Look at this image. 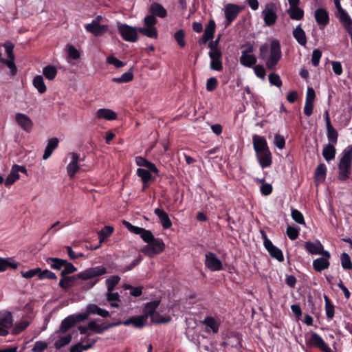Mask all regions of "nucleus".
Here are the masks:
<instances>
[{
	"instance_id": "1",
	"label": "nucleus",
	"mask_w": 352,
	"mask_h": 352,
	"mask_svg": "<svg viewBox=\"0 0 352 352\" xmlns=\"http://www.w3.org/2000/svg\"><path fill=\"white\" fill-rule=\"evenodd\" d=\"M282 56L280 41L277 39H272L270 45L265 43L259 47V58L266 60V67L268 69L272 70L278 63Z\"/></svg>"
},
{
	"instance_id": "2",
	"label": "nucleus",
	"mask_w": 352,
	"mask_h": 352,
	"mask_svg": "<svg viewBox=\"0 0 352 352\" xmlns=\"http://www.w3.org/2000/svg\"><path fill=\"white\" fill-rule=\"evenodd\" d=\"M107 273V270L105 267L103 265H98L87 268L78 274L68 276L67 278H61L58 285L62 289L67 290L74 285L76 279L87 280L101 276Z\"/></svg>"
},
{
	"instance_id": "3",
	"label": "nucleus",
	"mask_w": 352,
	"mask_h": 352,
	"mask_svg": "<svg viewBox=\"0 0 352 352\" xmlns=\"http://www.w3.org/2000/svg\"><path fill=\"white\" fill-rule=\"evenodd\" d=\"M252 144L261 167L262 168L270 167L272 164V154L265 138L254 134L252 136Z\"/></svg>"
},
{
	"instance_id": "4",
	"label": "nucleus",
	"mask_w": 352,
	"mask_h": 352,
	"mask_svg": "<svg viewBox=\"0 0 352 352\" xmlns=\"http://www.w3.org/2000/svg\"><path fill=\"white\" fill-rule=\"evenodd\" d=\"M352 166V146L346 147L342 152V156L338 164V179L346 181L351 173Z\"/></svg>"
},
{
	"instance_id": "5",
	"label": "nucleus",
	"mask_w": 352,
	"mask_h": 352,
	"mask_svg": "<svg viewBox=\"0 0 352 352\" xmlns=\"http://www.w3.org/2000/svg\"><path fill=\"white\" fill-rule=\"evenodd\" d=\"M87 319V314H72L66 317L62 320L57 333H65L69 329H72L76 324L83 322Z\"/></svg>"
},
{
	"instance_id": "6",
	"label": "nucleus",
	"mask_w": 352,
	"mask_h": 352,
	"mask_svg": "<svg viewBox=\"0 0 352 352\" xmlns=\"http://www.w3.org/2000/svg\"><path fill=\"white\" fill-rule=\"evenodd\" d=\"M165 244L160 238H155L149 244L144 245L141 251L149 258H153L157 254H160L164 252Z\"/></svg>"
},
{
	"instance_id": "7",
	"label": "nucleus",
	"mask_w": 352,
	"mask_h": 352,
	"mask_svg": "<svg viewBox=\"0 0 352 352\" xmlns=\"http://www.w3.org/2000/svg\"><path fill=\"white\" fill-rule=\"evenodd\" d=\"M118 30L122 38L126 41L134 43L138 40V30L135 27L118 23Z\"/></svg>"
},
{
	"instance_id": "8",
	"label": "nucleus",
	"mask_w": 352,
	"mask_h": 352,
	"mask_svg": "<svg viewBox=\"0 0 352 352\" xmlns=\"http://www.w3.org/2000/svg\"><path fill=\"white\" fill-rule=\"evenodd\" d=\"M307 345L310 347H315L322 352H330V347L326 344L323 338L317 333L312 332L308 340Z\"/></svg>"
},
{
	"instance_id": "9",
	"label": "nucleus",
	"mask_w": 352,
	"mask_h": 352,
	"mask_svg": "<svg viewBox=\"0 0 352 352\" xmlns=\"http://www.w3.org/2000/svg\"><path fill=\"white\" fill-rule=\"evenodd\" d=\"M276 10V5L273 3H269L265 6V8L262 12L265 25L271 27L275 24L277 20Z\"/></svg>"
},
{
	"instance_id": "10",
	"label": "nucleus",
	"mask_w": 352,
	"mask_h": 352,
	"mask_svg": "<svg viewBox=\"0 0 352 352\" xmlns=\"http://www.w3.org/2000/svg\"><path fill=\"white\" fill-rule=\"evenodd\" d=\"M305 250L311 254H320L322 256H329V252L324 250V247L320 241L316 242L306 241L304 244Z\"/></svg>"
},
{
	"instance_id": "11",
	"label": "nucleus",
	"mask_w": 352,
	"mask_h": 352,
	"mask_svg": "<svg viewBox=\"0 0 352 352\" xmlns=\"http://www.w3.org/2000/svg\"><path fill=\"white\" fill-rule=\"evenodd\" d=\"M205 266L211 271H220L223 269V263L216 254L211 252H208L205 255Z\"/></svg>"
},
{
	"instance_id": "12",
	"label": "nucleus",
	"mask_w": 352,
	"mask_h": 352,
	"mask_svg": "<svg viewBox=\"0 0 352 352\" xmlns=\"http://www.w3.org/2000/svg\"><path fill=\"white\" fill-rule=\"evenodd\" d=\"M13 324V318L11 312L0 313V333L1 336H6L9 333L8 329Z\"/></svg>"
},
{
	"instance_id": "13",
	"label": "nucleus",
	"mask_w": 352,
	"mask_h": 352,
	"mask_svg": "<svg viewBox=\"0 0 352 352\" xmlns=\"http://www.w3.org/2000/svg\"><path fill=\"white\" fill-rule=\"evenodd\" d=\"M216 30V23L213 19L209 20L206 27L204 30V33L199 39L198 43L199 45H205L208 41L212 40L214 36Z\"/></svg>"
},
{
	"instance_id": "14",
	"label": "nucleus",
	"mask_w": 352,
	"mask_h": 352,
	"mask_svg": "<svg viewBox=\"0 0 352 352\" xmlns=\"http://www.w3.org/2000/svg\"><path fill=\"white\" fill-rule=\"evenodd\" d=\"M241 8L235 4H228L225 8L226 27H228L232 21L236 18Z\"/></svg>"
},
{
	"instance_id": "15",
	"label": "nucleus",
	"mask_w": 352,
	"mask_h": 352,
	"mask_svg": "<svg viewBox=\"0 0 352 352\" xmlns=\"http://www.w3.org/2000/svg\"><path fill=\"white\" fill-rule=\"evenodd\" d=\"M85 28L87 32L91 33L95 36H101L109 31V27L107 24L87 23L85 25Z\"/></svg>"
},
{
	"instance_id": "16",
	"label": "nucleus",
	"mask_w": 352,
	"mask_h": 352,
	"mask_svg": "<svg viewBox=\"0 0 352 352\" xmlns=\"http://www.w3.org/2000/svg\"><path fill=\"white\" fill-rule=\"evenodd\" d=\"M16 122L27 133H30L33 127V122L29 116L22 113L15 115Z\"/></svg>"
},
{
	"instance_id": "17",
	"label": "nucleus",
	"mask_w": 352,
	"mask_h": 352,
	"mask_svg": "<svg viewBox=\"0 0 352 352\" xmlns=\"http://www.w3.org/2000/svg\"><path fill=\"white\" fill-rule=\"evenodd\" d=\"M314 18L320 29L327 26L329 23V15L324 8L316 9L314 12Z\"/></svg>"
},
{
	"instance_id": "18",
	"label": "nucleus",
	"mask_w": 352,
	"mask_h": 352,
	"mask_svg": "<svg viewBox=\"0 0 352 352\" xmlns=\"http://www.w3.org/2000/svg\"><path fill=\"white\" fill-rule=\"evenodd\" d=\"M69 155L72 156V160L67 166V172L69 178H73L80 169L78 164L80 155L74 152L70 153Z\"/></svg>"
},
{
	"instance_id": "19",
	"label": "nucleus",
	"mask_w": 352,
	"mask_h": 352,
	"mask_svg": "<svg viewBox=\"0 0 352 352\" xmlns=\"http://www.w3.org/2000/svg\"><path fill=\"white\" fill-rule=\"evenodd\" d=\"M209 57L210 58V67L212 70L214 71H221L223 69V53L221 52H215V53H208Z\"/></svg>"
},
{
	"instance_id": "20",
	"label": "nucleus",
	"mask_w": 352,
	"mask_h": 352,
	"mask_svg": "<svg viewBox=\"0 0 352 352\" xmlns=\"http://www.w3.org/2000/svg\"><path fill=\"white\" fill-rule=\"evenodd\" d=\"M121 324V321L108 323L105 325L98 324L95 321H91L88 323V328L96 333L101 334L104 331Z\"/></svg>"
},
{
	"instance_id": "21",
	"label": "nucleus",
	"mask_w": 352,
	"mask_h": 352,
	"mask_svg": "<svg viewBox=\"0 0 352 352\" xmlns=\"http://www.w3.org/2000/svg\"><path fill=\"white\" fill-rule=\"evenodd\" d=\"M265 243V248L267 250L271 257L276 258L279 262H283L284 261V256L282 250L275 246L271 241H267Z\"/></svg>"
},
{
	"instance_id": "22",
	"label": "nucleus",
	"mask_w": 352,
	"mask_h": 352,
	"mask_svg": "<svg viewBox=\"0 0 352 352\" xmlns=\"http://www.w3.org/2000/svg\"><path fill=\"white\" fill-rule=\"evenodd\" d=\"M331 258V254L329 253V256H322L318 258L313 261V268L317 272H321L322 270L329 268L330 265V263L329 260Z\"/></svg>"
},
{
	"instance_id": "23",
	"label": "nucleus",
	"mask_w": 352,
	"mask_h": 352,
	"mask_svg": "<svg viewBox=\"0 0 352 352\" xmlns=\"http://www.w3.org/2000/svg\"><path fill=\"white\" fill-rule=\"evenodd\" d=\"M151 171L139 168L137 169V175L140 177L143 182V190L148 186V183L150 182H153L155 180V177H153L151 175Z\"/></svg>"
},
{
	"instance_id": "24",
	"label": "nucleus",
	"mask_w": 352,
	"mask_h": 352,
	"mask_svg": "<svg viewBox=\"0 0 352 352\" xmlns=\"http://www.w3.org/2000/svg\"><path fill=\"white\" fill-rule=\"evenodd\" d=\"M86 311V313H81V314H87V317L90 314H97L102 318H107L110 316L108 311L101 309L96 304L88 305Z\"/></svg>"
},
{
	"instance_id": "25",
	"label": "nucleus",
	"mask_w": 352,
	"mask_h": 352,
	"mask_svg": "<svg viewBox=\"0 0 352 352\" xmlns=\"http://www.w3.org/2000/svg\"><path fill=\"white\" fill-rule=\"evenodd\" d=\"M154 213L160 220L162 226L164 230L169 229L172 226V222L168 214L162 209L156 208L155 209Z\"/></svg>"
},
{
	"instance_id": "26",
	"label": "nucleus",
	"mask_w": 352,
	"mask_h": 352,
	"mask_svg": "<svg viewBox=\"0 0 352 352\" xmlns=\"http://www.w3.org/2000/svg\"><path fill=\"white\" fill-rule=\"evenodd\" d=\"M146 320L142 315L139 316L130 317L127 320L121 322V324H124V326H129L132 324L135 327L140 329L146 324Z\"/></svg>"
},
{
	"instance_id": "27",
	"label": "nucleus",
	"mask_w": 352,
	"mask_h": 352,
	"mask_svg": "<svg viewBox=\"0 0 352 352\" xmlns=\"http://www.w3.org/2000/svg\"><path fill=\"white\" fill-rule=\"evenodd\" d=\"M160 300H153L147 302L143 309V317L147 320L149 316L152 317L156 312L155 310L160 305Z\"/></svg>"
},
{
	"instance_id": "28",
	"label": "nucleus",
	"mask_w": 352,
	"mask_h": 352,
	"mask_svg": "<svg viewBox=\"0 0 352 352\" xmlns=\"http://www.w3.org/2000/svg\"><path fill=\"white\" fill-rule=\"evenodd\" d=\"M202 322L206 326V332H210V331L214 333H217L218 332L220 323L218 322L214 318L211 316H206Z\"/></svg>"
},
{
	"instance_id": "29",
	"label": "nucleus",
	"mask_w": 352,
	"mask_h": 352,
	"mask_svg": "<svg viewBox=\"0 0 352 352\" xmlns=\"http://www.w3.org/2000/svg\"><path fill=\"white\" fill-rule=\"evenodd\" d=\"M135 163L138 166H144L148 168V170L158 174L159 170L153 163L149 162L146 158L138 156L135 157Z\"/></svg>"
},
{
	"instance_id": "30",
	"label": "nucleus",
	"mask_w": 352,
	"mask_h": 352,
	"mask_svg": "<svg viewBox=\"0 0 352 352\" xmlns=\"http://www.w3.org/2000/svg\"><path fill=\"white\" fill-rule=\"evenodd\" d=\"M149 12L153 14L155 16L160 18H165L167 16L166 10L162 5L156 2L151 3L149 7Z\"/></svg>"
},
{
	"instance_id": "31",
	"label": "nucleus",
	"mask_w": 352,
	"mask_h": 352,
	"mask_svg": "<svg viewBox=\"0 0 352 352\" xmlns=\"http://www.w3.org/2000/svg\"><path fill=\"white\" fill-rule=\"evenodd\" d=\"M293 36L296 40V41L302 46H305L307 44V36L305 32L302 30L300 25H298L294 30H293Z\"/></svg>"
},
{
	"instance_id": "32",
	"label": "nucleus",
	"mask_w": 352,
	"mask_h": 352,
	"mask_svg": "<svg viewBox=\"0 0 352 352\" xmlns=\"http://www.w3.org/2000/svg\"><path fill=\"white\" fill-rule=\"evenodd\" d=\"M58 140L56 138H52L48 140L47 146L43 155V160L48 159L52 154L53 151L58 147Z\"/></svg>"
},
{
	"instance_id": "33",
	"label": "nucleus",
	"mask_w": 352,
	"mask_h": 352,
	"mask_svg": "<svg viewBox=\"0 0 352 352\" xmlns=\"http://www.w3.org/2000/svg\"><path fill=\"white\" fill-rule=\"evenodd\" d=\"M338 17L340 22L343 25L346 31L350 32L352 30V19L346 10L338 13Z\"/></svg>"
},
{
	"instance_id": "34",
	"label": "nucleus",
	"mask_w": 352,
	"mask_h": 352,
	"mask_svg": "<svg viewBox=\"0 0 352 352\" xmlns=\"http://www.w3.org/2000/svg\"><path fill=\"white\" fill-rule=\"evenodd\" d=\"M96 118L107 120H114L117 118V114L115 111L109 109H100L96 112Z\"/></svg>"
},
{
	"instance_id": "35",
	"label": "nucleus",
	"mask_w": 352,
	"mask_h": 352,
	"mask_svg": "<svg viewBox=\"0 0 352 352\" xmlns=\"http://www.w3.org/2000/svg\"><path fill=\"white\" fill-rule=\"evenodd\" d=\"M19 263H16L12 258H1L0 257V272H4L8 268L16 269Z\"/></svg>"
},
{
	"instance_id": "36",
	"label": "nucleus",
	"mask_w": 352,
	"mask_h": 352,
	"mask_svg": "<svg viewBox=\"0 0 352 352\" xmlns=\"http://www.w3.org/2000/svg\"><path fill=\"white\" fill-rule=\"evenodd\" d=\"M240 63L245 67H251L256 64V58L254 55L247 54L245 52H242V54L240 57Z\"/></svg>"
},
{
	"instance_id": "37",
	"label": "nucleus",
	"mask_w": 352,
	"mask_h": 352,
	"mask_svg": "<svg viewBox=\"0 0 352 352\" xmlns=\"http://www.w3.org/2000/svg\"><path fill=\"white\" fill-rule=\"evenodd\" d=\"M287 12L292 20L300 21L304 17V10L299 7L289 8Z\"/></svg>"
},
{
	"instance_id": "38",
	"label": "nucleus",
	"mask_w": 352,
	"mask_h": 352,
	"mask_svg": "<svg viewBox=\"0 0 352 352\" xmlns=\"http://www.w3.org/2000/svg\"><path fill=\"white\" fill-rule=\"evenodd\" d=\"M32 84L34 87L38 90L39 94H44L47 90L43 78L41 75L36 76L32 80Z\"/></svg>"
},
{
	"instance_id": "39",
	"label": "nucleus",
	"mask_w": 352,
	"mask_h": 352,
	"mask_svg": "<svg viewBox=\"0 0 352 352\" xmlns=\"http://www.w3.org/2000/svg\"><path fill=\"white\" fill-rule=\"evenodd\" d=\"M322 155L327 162L333 160L336 156V148L334 146L331 144L326 145L323 148Z\"/></svg>"
},
{
	"instance_id": "40",
	"label": "nucleus",
	"mask_w": 352,
	"mask_h": 352,
	"mask_svg": "<svg viewBox=\"0 0 352 352\" xmlns=\"http://www.w3.org/2000/svg\"><path fill=\"white\" fill-rule=\"evenodd\" d=\"M327 173V167L324 164H319L315 170L316 180L322 182L325 179Z\"/></svg>"
},
{
	"instance_id": "41",
	"label": "nucleus",
	"mask_w": 352,
	"mask_h": 352,
	"mask_svg": "<svg viewBox=\"0 0 352 352\" xmlns=\"http://www.w3.org/2000/svg\"><path fill=\"white\" fill-rule=\"evenodd\" d=\"M114 228L111 226H105L98 232L99 242L103 243L113 232Z\"/></svg>"
},
{
	"instance_id": "42",
	"label": "nucleus",
	"mask_w": 352,
	"mask_h": 352,
	"mask_svg": "<svg viewBox=\"0 0 352 352\" xmlns=\"http://www.w3.org/2000/svg\"><path fill=\"white\" fill-rule=\"evenodd\" d=\"M138 32L142 35L151 38H157V30L155 27H143L139 28Z\"/></svg>"
},
{
	"instance_id": "43",
	"label": "nucleus",
	"mask_w": 352,
	"mask_h": 352,
	"mask_svg": "<svg viewBox=\"0 0 352 352\" xmlns=\"http://www.w3.org/2000/svg\"><path fill=\"white\" fill-rule=\"evenodd\" d=\"M43 74L47 79L52 80L56 76L57 69L53 65H47L43 69Z\"/></svg>"
},
{
	"instance_id": "44",
	"label": "nucleus",
	"mask_w": 352,
	"mask_h": 352,
	"mask_svg": "<svg viewBox=\"0 0 352 352\" xmlns=\"http://www.w3.org/2000/svg\"><path fill=\"white\" fill-rule=\"evenodd\" d=\"M327 138L331 144H336L338 141V131L333 127L332 124L327 126Z\"/></svg>"
},
{
	"instance_id": "45",
	"label": "nucleus",
	"mask_w": 352,
	"mask_h": 352,
	"mask_svg": "<svg viewBox=\"0 0 352 352\" xmlns=\"http://www.w3.org/2000/svg\"><path fill=\"white\" fill-rule=\"evenodd\" d=\"M72 339V336L71 334H68L65 336L60 337L58 340H56L54 342V347L56 349H60L62 347L68 344Z\"/></svg>"
},
{
	"instance_id": "46",
	"label": "nucleus",
	"mask_w": 352,
	"mask_h": 352,
	"mask_svg": "<svg viewBox=\"0 0 352 352\" xmlns=\"http://www.w3.org/2000/svg\"><path fill=\"white\" fill-rule=\"evenodd\" d=\"M133 78V74L132 72L129 71L125 73H124L119 78H113L112 79V81L116 83H124V82H129L131 81Z\"/></svg>"
},
{
	"instance_id": "47",
	"label": "nucleus",
	"mask_w": 352,
	"mask_h": 352,
	"mask_svg": "<svg viewBox=\"0 0 352 352\" xmlns=\"http://www.w3.org/2000/svg\"><path fill=\"white\" fill-rule=\"evenodd\" d=\"M47 262L49 263L50 262H52V264L50 265V267L54 270H61V268L63 267L64 263H65V260L58 258H53L50 257L47 258Z\"/></svg>"
},
{
	"instance_id": "48",
	"label": "nucleus",
	"mask_w": 352,
	"mask_h": 352,
	"mask_svg": "<svg viewBox=\"0 0 352 352\" xmlns=\"http://www.w3.org/2000/svg\"><path fill=\"white\" fill-rule=\"evenodd\" d=\"M324 301L327 317L329 319H332L334 316V306L332 305L330 299L327 296H324Z\"/></svg>"
},
{
	"instance_id": "49",
	"label": "nucleus",
	"mask_w": 352,
	"mask_h": 352,
	"mask_svg": "<svg viewBox=\"0 0 352 352\" xmlns=\"http://www.w3.org/2000/svg\"><path fill=\"white\" fill-rule=\"evenodd\" d=\"M120 280L118 276H111L106 280V284L107 286L108 292H113L115 289L116 285L119 283Z\"/></svg>"
},
{
	"instance_id": "50",
	"label": "nucleus",
	"mask_w": 352,
	"mask_h": 352,
	"mask_svg": "<svg viewBox=\"0 0 352 352\" xmlns=\"http://www.w3.org/2000/svg\"><path fill=\"white\" fill-rule=\"evenodd\" d=\"M122 225L131 232L133 233V234H138V235H141L142 232H143V230L144 228H140V227H138V226H135L133 225H132L130 222L129 221H126L125 220H124L122 221Z\"/></svg>"
},
{
	"instance_id": "51",
	"label": "nucleus",
	"mask_w": 352,
	"mask_h": 352,
	"mask_svg": "<svg viewBox=\"0 0 352 352\" xmlns=\"http://www.w3.org/2000/svg\"><path fill=\"white\" fill-rule=\"evenodd\" d=\"M3 46L5 47L6 52L8 56V60L11 61V63H14L15 56L13 53L14 45L10 41H7L3 44Z\"/></svg>"
},
{
	"instance_id": "52",
	"label": "nucleus",
	"mask_w": 352,
	"mask_h": 352,
	"mask_svg": "<svg viewBox=\"0 0 352 352\" xmlns=\"http://www.w3.org/2000/svg\"><path fill=\"white\" fill-rule=\"evenodd\" d=\"M19 178V173H17L16 171L14 170V168L12 167L11 172L6 179L5 186L9 187L10 186L12 185Z\"/></svg>"
},
{
	"instance_id": "53",
	"label": "nucleus",
	"mask_w": 352,
	"mask_h": 352,
	"mask_svg": "<svg viewBox=\"0 0 352 352\" xmlns=\"http://www.w3.org/2000/svg\"><path fill=\"white\" fill-rule=\"evenodd\" d=\"M0 63L7 65V67L10 69V74L12 76L16 75L17 72V69L15 65V63H11V61H10L8 59H5L4 58H3L1 52H0Z\"/></svg>"
},
{
	"instance_id": "54",
	"label": "nucleus",
	"mask_w": 352,
	"mask_h": 352,
	"mask_svg": "<svg viewBox=\"0 0 352 352\" xmlns=\"http://www.w3.org/2000/svg\"><path fill=\"white\" fill-rule=\"evenodd\" d=\"M174 38L177 42L178 45L181 47H184L186 45V41H185V32L184 30L181 29L178 31H177L174 34Z\"/></svg>"
},
{
	"instance_id": "55",
	"label": "nucleus",
	"mask_w": 352,
	"mask_h": 352,
	"mask_svg": "<svg viewBox=\"0 0 352 352\" xmlns=\"http://www.w3.org/2000/svg\"><path fill=\"white\" fill-rule=\"evenodd\" d=\"M341 264L344 270H352V263L347 253H342L340 256Z\"/></svg>"
},
{
	"instance_id": "56",
	"label": "nucleus",
	"mask_w": 352,
	"mask_h": 352,
	"mask_svg": "<svg viewBox=\"0 0 352 352\" xmlns=\"http://www.w3.org/2000/svg\"><path fill=\"white\" fill-rule=\"evenodd\" d=\"M291 215L294 221H295L296 223L301 225L305 224L303 214L298 210L292 209Z\"/></svg>"
},
{
	"instance_id": "57",
	"label": "nucleus",
	"mask_w": 352,
	"mask_h": 352,
	"mask_svg": "<svg viewBox=\"0 0 352 352\" xmlns=\"http://www.w3.org/2000/svg\"><path fill=\"white\" fill-rule=\"evenodd\" d=\"M38 278L40 280H43V279L56 280L57 278V276L54 272H52L48 270H42L41 269V271L38 272Z\"/></svg>"
},
{
	"instance_id": "58",
	"label": "nucleus",
	"mask_w": 352,
	"mask_h": 352,
	"mask_svg": "<svg viewBox=\"0 0 352 352\" xmlns=\"http://www.w3.org/2000/svg\"><path fill=\"white\" fill-rule=\"evenodd\" d=\"M299 230H300V228H298L297 227H293V226H289L287 228L286 233H287V235L288 236V237L291 240L294 241L298 238Z\"/></svg>"
},
{
	"instance_id": "59",
	"label": "nucleus",
	"mask_w": 352,
	"mask_h": 352,
	"mask_svg": "<svg viewBox=\"0 0 352 352\" xmlns=\"http://www.w3.org/2000/svg\"><path fill=\"white\" fill-rule=\"evenodd\" d=\"M269 81L271 85H274L278 88L282 86V80L279 75L276 73H271L269 75Z\"/></svg>"
},
{
	"instance_id": "60",
	"label": "nucleus",
	"mask_w": 352,
	"mask_h": 352,
	"mask_svg": "<svg viewBox=\"0 0 352 352\" xmlns=\"http://www.w3.org/2000/svg\"><path fill=\"white\" fill-rule=\"evenodd\" d=\"M107 63L114 65L116 68H120L126 65V63L118 59L113 55L109 56L107 58Z\"/></svg>"
},
{
	"instance_id": "61",
	"label": "nucleus",
	"mask_w": 352,
	"mask_h": 352,
	"mask_svg": "<svg viewBox=\"0 0 352 352\" xmlns=\"http://www.w3.org/2000/svg\"><path fill=\"white\" fill-rule=\"evenodd\" d=\"M125 289L130 290V294L134 297H139L142 294L143 287L142 286L133 287L131 285H126Z\"/></svg>"
},
{
	"instance_id": "62",
	"label": "nucleus",
	"mask_w": 352,
	"mask_h": 352,
	"mask_svg": "<svg viewBox=\"0 0 352 352\" xmlns=\"http://www.w3.org/2000/svg\"><path fill=\"white\" fill-rule=\"evenodd\" d=\"M140 237L147 244L151 243L152 241L154 240L155 239V236H153L151 231L146 230L145 228L143 230V232H142Z\"/></svg>"
},
{
	"instance_id": "63",
	"label": "nucleus",
	"mask_w": 352,
	"mask_h": 352,
	"mask_svg": "<svg viewBox=\"0 0 352 352\" xmlns=\"http://www.w3.org/2000/svg\"><path fill=\"white\" fill-rule=\"evenodd\" d=\"M67 48L69 58H71L73 60H77L80 58V52L75 47L72 45H68Z\"/></svg>"
},
{
	"instance_id": "64",
	"label": "nucleus",
	"mask_w": 352,
	"mask_h": 352,
	"mask_svg": "<svg viewBox=\"0 0 352 352\" xmlns=\"http://www.w3.org/2000/svg\"><path fill=\"white\" fill-rule=\"evenodd\" d=\"M217 86L218 80L216 78L211 77L207 80L206 88L208 91H213Z\"/></svg>"
}]
</instances>
